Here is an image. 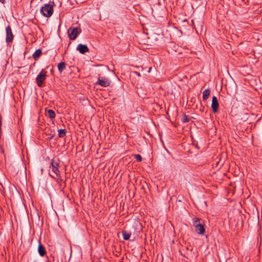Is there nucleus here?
<instances>
[{"label":"nucleus","mask_w":262,"mask_h":262,"mask_svg":"<svg viewBox=\"0 0 262 262\" xmlns=\"http://www.w3.org/2000/svg\"><path fill=\"white\" fill-rule=\"evenodd\" d=\"M40 12L45 17H49L53 13V6L50 4H46L40 9Z\"/></svg>","instance_id":"1"},{"label":"nucleus","mask_w":262,"mask_h":262,"mask_svg":"<svg viewBox=\"0 0 262 262\" xmlns=\"http://www.w3.org/2000/svg\"><path fill=\"white\" fill-rule=\"evenodd\" d=\"M81 32V29L78 27H71L68 30V34L71 40H74Z\"/></svg>","instance_id":"2"},{"label":"nucleus","mask_w":262,"mask_h":262,"mask_svg":"<svg viewBox=\"0 0 262 262\" xmlns=\"http://www.w3.org/2000/svg\"><path fill=\"white\" fill-rule=\"evenodd\" d=\"M47 72L43 70L39 73V74L37 76L36 78V83L38 86L40 87L42 85L43 82L47 77L46 75Z\"/></svg>","instance_id":"3"},{"label":"nucleus","mask_w":262,"mask_h":262,"mask_svg":"<svg viewBox=\"0 0 262 262\" xmlns=\"http://www.w3.org/2000/svg\"><path fill=\"white\" fill-rule=\"evenodd\" d=\"M59 164L53 160L51 163V167L52 169V172L55 174V175L58 177L59 179H60L61 176L60 174V171L59 170Z\"/></svg>","instance_id":"4"},{"label":"nucleus","mask_w":262,"mask_h":262,"mask_svg":"<svg viewBox=\"0 0 262 262\" xmlns=\"http://www.w3.org/2000/svg\"><path fill=\"white\" fill-rule=\"evenodd\" d=\"M6 40L8 43L12 42L13 40L14 35L12 33L11 28L10 26H8L6 29Z\"/></svg>","instance_id":"5"},{"label":"nucleus","mask_w":262,"mask_h":262,"mask_svg":"<svg viewBox=\"0 0 262 262\" xmlns=\"http://www.w3.org/2000/svg\"><path fill=\"white\" fill-rule=\"evenodd\" d=\"M96 84H99L103 87H107L110 84V81L105 77H102L101 78H99Z\"/></svg>","instance_id":"6"},{"label":"nucleus","mask_w":262,"mask_h":262,"mask_svg":"<svg viewBox=\"0 0 262 262\" xmlns=\"http://www.w3.org/2000/svg\"><path fill=\"white\" fill-rule=\"evenodd\" d=\"M219 102L216 97L213 96L212 99L211 108L214 113H216L218 110Z\"/></svg>","instance_id":"7"},{"label":"nucleus","mask_w":262,"mask_h":262,"mask_svg":"<svg viewBox=\"0 0 262 262\" xmlns=\"http://www.w3.org/2000/svg\"><path fill=\"white\" fill-rule=\"evenodd\" d=\"M77 50L79 51V52L81 54H84L86 52H88L89 51V49L88 47L85 45L79 44L77 48Z\"/></svg>","instance_id":"8"},{"label":"nucleus","mask_w":262,"mask_h":262,"mask_svg":"<svg viewBox=\"0 0 262 262\" xmlns=\"http://www.w3.org/2000/svg\"><path fill=\"white\" fill-rule=\"evenodd\" d=\"M195 230L196 232L199 234H204L205 231L204 226L202 224H200L198 227H196Z\"/></svg>","instance_id":"9"},{"label":"nucleus","mask_w":262,"mask_h":262,"mask_svg":"<svg viewBox=\"0 0 262 262\" xmlns=\"http://www.w3.org/2000/svg\"><path fill=\"white\" fill-rule=\"evenodd\" d=\"M38 252L41 256H45L46 253L45 247L40 242L38 247Z\"/></svg>","instance_id":"10"},{"label":"nucleus","mask_w":262,"mask_h":262,"mask_svg":"<svg viewBox=\"0 0 262 262\" xmlns=\"http://www.w3.org/2000/svg\"><path fill=\"white\" fill-rule=\"evenodd\" d=\"M42 54L41 50L38 49L35 51V52L33 54V58L34 60H36L38 59V58Z\"/></svg>","instance_id":"11"},{"label":"nucleus","mask_w":262,"mask_h":262,"mask_svg":"<svg viewBox=\"0 0 262 262\" xmlns=\"http://www.w3.org/2000/svg\"><path fill=\"white\" fill-rule=\"evenodd\" d=\"M210 93V91L209 89L205 90L203 92V99L204 100H206L208 98V96H209Z\"/></svg>","instance_id":"12"},{"label":"nucleus","mask_w":262,"mask_h":262,"mask_svg":"<svg viewBox=\"0 0 262 262\" xmlns=\"http://www.w3.org/2000/svg\"><path fill=\"white\" fill-rule=\"evenodd\" d=\"M66 68V64L63 62H61L58 63V71L61 73L62 72L63 70H64Z\"/></svg>","instance_id":"13"},{"label":"nucleus","mask_w":262,"mask_h":262,"mask_svg":"<svg viewBox=\"0 0 262 262\" xmlns=\"http://www.w3.org/2000/svg\"><path fill=\"white\" fill-rule=\"evenodd\" d=\"M122 236L124 239L128 240L130 237L131 234L127 232L126 231H123L122 232Z\"/></svg>","instance_id":"14"},{"label":"nucleus","mask_w":262,"mask_h":262,"mask_svg":"<svg viewBox=\"0 0 262 262\" xmlns=\"http://www.w3.org/2000/svg\"><path fill=\"white\" fill-rule=\"evenodd\" d=\"M58 137L59 138H62L66 135V131L64 129H60L58 130Z\"/></svg>","instance_id":"15"},{"label":"nucleus","mask_w":262,"mask_h":262,"mask_svg":"<svg viewBox=\"0 0 262 262\" xmlns=\"http://www.w3.org/2000/svg\"><path fill=\"white\" fill-rule=\"evenodd\" d=\"M47 112H48L49 117L51 119H54L55 117V113L53 110H48Z\"/></svg>","instance_id":"16"},{"label":"nucleus","mask_w":262,"mask_h":262,"mask_svg":"<svg viewBox=\"0 0 262 262\" xmlns=\"http://www.w3.org/2000/svg\"><path fill=\"white\" fill-rule=\"evenodd\" d=\"M189 119L188 118V117L185 114H184L182 116L181 121L183 123H187V122H189Z\"/></svg>","instance_id":"17"},{"label":"nucleus","mask_w":262,"mask_h":262,"mask_svg":"<svg viewBox=\"0 0 262 262\" xmlns=\"http://www.w3.org/2000/svg\"><path fill=\"white\" fill-rule=\"evenodd\" d=\"M200 224L201 223L200 222L199 218L195 217L193 219V226H194V228H195L196 227H198V226L200 225Z\"/></svg>","instance_id":"18"},{"label":"nucleus","mask_w":262,"mask_h":262,"mask_svg":"<svg viewBox=\"0 0 262 262\" xmlns=\"http://www.w3.org/2000/svg\"><path fill=\"white\" fill-rule=\"evenodd\" d=\"M134 157L138 162H141L142 161V157L140 155H135Z\"/></svg>","instance_id":"19"},{"label":"nucleus","mask_w":262,"mask_h":262,"mask_svg":"<svg viewBox=\"0 0 262 262\" xmlns=\"http://www.w3.org/2000/svg\"><path fill=\"white\" fill-rule=\"evenodd\" d=\"M2 117L0 115V139L2 137V128H1V126H2Z\"/></svg>","instance_id":"20"},{"label":"nucleus","mask_w":262,"mask_h":262,"mask_svg":"<svg viewBox=\"0 0 262 262\" xmlns=\"http://www.w3.org/2000/svg\"><path fill=\"white\" fill-rule=\"evenodd\" d=\"M0 2L3 4H4L6 2L5 0H0Z\"/></svg>","instance_id":"21"},{"label":"nucleus","mask_w":262,"mask_h":262,"mask_svg":"<svg viewBox=\"0 0 262 262\" xmlns=\"http://www.w3.org/2000/svg\"><path fill=\"white\" fill-rule=\"evenodd\" d=\"M50 176L52 178H55V176H53V175H52V174H50Z\"/></svg>","instance_id":"22"},{"label":"nucleus","mask_w":262,"mask_h":262,"mask_svg":"<svg viewBox=\"0 0 262 262\" xmlns=\"http://www.w3.org/2000/svg\"><path fill=\"white\" fill-rule=\"evenodd\" d=\"M151 69V68H149V71H148L149 72L150 71Z\"/></svg>","instance_id":"23"},{"label":"nucleus","mask_w":262,"mask_h":262,"mask_svg":"<svg viewBox=\"0 0 262 262\" xmlns=\"http://www.w3.org/2000/svg\"><path fill=\"white\" fill-rule=\"evenodd\" d=\"M138 75L139 76H140V73H138Z\"/></svg>","instance_id":"24"}]
</instances>
